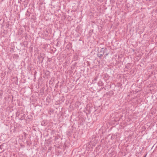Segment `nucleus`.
Masks as SVG:
<instances>
[{
  "mask_svg": "<svg viewBox=\"0 0 157 157\" xmlns=\"http://www.w3.org/2000/svg\"><path fill=\"white\" fill-rule=\"evenodd\" d=\"M98 137L95 135H93L90 138V144H92L93 146L94 145V144L97 143L98 140Z\"/></svg>",
  "mask_w": 157,
  "mask_h": 157,
  "instance_id": "1",
  "label": "nucleus"
},
{
  "mask_svg": "<svg viewBox=\"0 0 157 157\" xmlns=\"http://www.w3.org/2000/svg\"><path fill=\"white\" fill-rule=\"evenodd\" d=\"M104 49V48H102L101 49V50L100 52L101 53V54L98 53V56L99 58H100V59L101 58V56L104 54L105 53V51H102V50Z\"/></svg>",
  "mask_w": 157,
  "mask_h": 157,
  "instance_id": "2",
  "label": "nucleus"
},
{
  "mask_svg": "<svg viewBox=\"0 0 157 157\" xmlns=\"http://www.w3.org/2000/svg\"><path fill=\"white\" fill-rule=\"evenodd\" d=\"M47 121L46 120H43L41 123V125L42 126H45L47 124Z\"/></svg>",
  "mask_w": 157,
  "mask_h": 157,
  "instance_id": "3",
  "label": "nucleus"
},
{
  "mask_svg": "<svg viewBox=\"0 0 157 157\" xmlns=\"http://www.w3.org/2000/svg\"><path fill=\"white\" fill-rule=\"evenodd\" d=\"M101 147V146H100V145L98 146V147H96V149H95L96 152H97V151L98 152L99 151L98 149L100 148Z\"/></svg>",
  "mask_w": 157,
  "mask_h": 157,
  "instance_id": "4",
  "label": "nucleus"
},
{
  "mask_svg": "<svg viewBox=\"0 0 157 157\" xmlns=\"http://www.w3.org/2000/svg\"><path fill=\"white\" fill-rule=\"evenodd\" d=\"M26 116V115L25 114H24L21 117V120H23L25 118Z\"/></svg>",
  "mask_w": 157,
  "mask_h": 157,
  "instance_id": "5",
  "label": "nucleus"
},
{
  "mask_svg": "<svg viewBox=\"0 0 157 157\" xmlns=\"http://www.w3.org/2000/svg\"><path fill=\"white\" fill-rule=\"evenodd\" d=\"M26 16H28V17H29L30 16V13L29 11H28V10H27V12L26 13Z\"/></svg>",
  "mask_w": 157,
  "mask_h": 157,
  "instance_id": "6",
  "label": "nucleus"
},
{
  "mask_svg": "<svg viewBox=\"0 0 157 157\" xmlns=\"http://www.w3.org/2000/svg\"><path fill=\"white\" fill-rule=\"evenodd\" d=\"M45 74H46L47 75H48L49 74V72L48 71H46Z\"/></svg>",
  "mask_w": 157,
  "mask_h": 157,
  "instance_id": "7",
  "label": "nucleus"
},
{
  "mask_svg": "<svg viewBox=\"0 0 157 157\" xmlns=\"http://www.w3.org/2000/svg\"><path fill=\"white\" fill-rule=\"evenodd\" d=\"M32 116H30L29 117V116H27V118L29 119H31L32 118Z\"/></svg>",
  "mask_w": 157,
  "mask_h": 157,
  "instance_id": "8",
  "label": "nucleus"
},
{
  "mask_svg": "<svg viewBox=\"0 0 157 157\" xmlns=\"http://www.w3.org/2000/svg\"><path fill=\"white\" fill-rule=\"evenodd\" d=\"M102 82L101 81H99L98 83V85H100V84L102 83Z\"/></svg>",
  "mask_w": 157,
  "mask_h": 157,
  "instance_id": "9",
  "label": "nucleus"
},
{
  "mask_svg": "<svg viewBox=\"0 0 157 157\" xmlns=\"http://www.w3.org/2000/svg\"><path fill=\"white\" fill-rule=\"evenodd\" d=\"M97 78L96 77L95 78H94V80H93V81H96V80H97Z\"/></svg>",
  "mask_w": 157,
  "mask_h": 157,
  "instance_id": "10",
  "label": "nucleus"
},
{
  "mask_svg": "<svg viewBox=\"0 0 157 157\" xmlns=\"http://www.w3.org/2000/svg\"><path fill=\"white\" fill-rule=\"evenodd\" d=\"M107 48H105L104 50H102V51H105H105H107Z\"/></svg>",
  "mask_w": 157,
  "mask_h": 157,
  "instance_id": "11",
  "label": "nucleus"
},
{
  "mask_svg": "<svg viewBox=\"0 0 157 157\" xmlns=\"http://www.w3.org/2000/svg\"><path fill=\"white\" fill-rule=\"evenodd\" d=\"M42 59L41 61V63H42L43 61V59H44V57H42Z\"/></svg>",
  "mask_w": 157,
  "mask_h": 157,
  "instance_id": "12",
  "label": "nucleus"
},
{
  "mask_svg": "<svg viewBox=\"0 0 157 157\" xmlns=\"http://www.w3.org/2000/svg\"><path fill=\"white\" fill-rule=\"evenodd\" d=\"M108 53H107V54H106L105 55V56H107V55H108Z\"/></svg>",
  "mask_w": 157,
  "mask_h": 157,
  "instance_id": "13",
  "label": "nucleus"
},
{
  "mask_svg": "<svg viewBox=\"0 0 157 157\" xmlns=\"http://www.w3.org/2000/svg\"><path fill=\"white\" fill-rule=\"evenodd\" d=\"M103 88H104V87H103V88L101 87V90L102 89H103Z\"/></svg>",
  "mask_w": 157,
  "mask_h": 157,
  "instance_id": "14",
  "label": "nucleus"
},
{
  "mask_svg": "<svg viewBox=\"0 0 157 157\" xmlns=\"http://www.w3.org/2000/svg\"><path fill=\"white\" fill-rule=\"evenodd\" d=\"M55 139H57V138H56V137L55 138Z\"/></svg>",
  "mask_w": 157,
  "mask_h": 157,
  "instance_id": "15",
  "label": "nucleus"
},
{
  "mask_svg": "<svg viewBox=\"0 0 157 157\" xmlns=\"http://www.w3.org/2000/svg\"><path fill=\"white\" fill-rule=\"evenodd\" d=\"M55 139H57V138H56V137L55 138Z\"/></svg>",
  "mask_w": 157,
  "mask_h": 157,
  "instance_id": "16",
  "label": "nucleus"
}]
</instances>
